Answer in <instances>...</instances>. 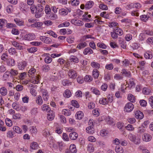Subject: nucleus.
<instances>
[{"label":"nucleus","mask_w":153,"mask_h":153,"mask_svg":"<svg viewBox=\"0 0 153 153\" xmlns=\"http://www.w3.org/2000/svg\"><path fill=\"white\" fill-rule=\"evenodd\" d=\"M68 75L70 78L73 79L75 78L77 76L76 71L72 69L69 70L68 72Z\"/></svg>","instance_id":"8"},{"label":"nucleus","mask_w":153,"mask_h":153,"mask_svg":"<svg viewBox=\"0 0 153 153\" xmlns=\"http://www.w3.org/2000/svg\"><path fill=\"white\" fill-rule=\"evenodd\" d=\"M51 9L49 6L46 5L45 7V13L47 14H50L51 12Z\"/></svg>","instance_id":"46"},{"label":"nucleus","mask_w":153,"mask_h":153,"mask_svg":"<svg viewBox=\"0 0 153 153\" xmlns=\"http://www.w3.org/2000/svg\"><path fill=\"white\" fill-rule=\"evenodd\" d=\"M42 24L40 23L39 22H36L32 25V27H36L37 28H39L41 26H42Z\"/></svg>","instance_id":"62"},{"label":"nucleus","mask_w":153,"mask_h":153,"mask_svg":"<svg viewBox=\"0 0 153 153\" xmlns=\"http://www.w3.org/2000/svg\"><path fill=\"white\" fill-rule=\"evenodd\" d=\"M114 78L116 80L122 79H123V76L121 74H116L114 76Z\"/></svg>","instance_id":"50"},{"label":"nucleus","mask_w":153,"mask_h":153,"mask_svg":"<svg viewBox=\"0 0 153 153\" xmlns=\"http://www.w3.org/2000/svg\"><path fill=\"white\" fill-rule=\"evenodd\" d=\"M7 21L4 19H0V29L2 28L3 26L7 23Z\"/></svg>","instance_id":"38"},{"label":"nucleus","mask_w":153,"mask_h":153,"mask_svg":"<svg viewBox=\"0 0 153 153\" xmlns=\"http://www.w3.org/2000/svg\"><path fill=\"white\" fill-rule=\"evenodd\" d=\"M54 117V114L52 111H50L47 114V118L48 120H52Z\"/></svg>","instance_id":"16"},{"label":"nucleus","mask_w":153,"mask_h":153,"mask_svg":"<svg viewBox=\"0 0 153 153\" xmlns=\"http://www.w3.org/2000/svg\"><path fill=\"white\" fill-rule=\"evenodd\" d=\"M63 95L65 97L69 98L71 95V93L70 90L67 89L65 91Z\"/></svg>","instance_id":"36"},{"label":"nucleus","mask_w":153,"mask_h":153,"mask_svg":"<svg viewBox=\"0 0 153 153\" xmlns=\"http://www.w3.org/2000/svg\"><path fill=\"white\" fill-rule=\"evenodd\" d=\"M36 71V70L35 69L33 68H31L29 70L28 73V75L30 76V75H32V74H33L35 73Z\"/></svg>","instance_id":"53"},{"label":"nucleus","mask_w":153,"mask_h":153,"mask_svg":"<svg viewBox=\"0 0 153 153\" xmlns=\"http://www.w3.org/2000/svg\"><path fill=\"white\" fill-rule=\"evenodd\" d=\"M116 152L117 153H123V150L122 147H120L119 146H116L115 148Z\"/></svg>","instance_id":"26"},{"label":"nucleus","mask_w":153,"mask_h":153,"mask_svg":"<svg viewBox=\"0 0 153 153\" xmlns=\"http://www.w3.org/2000/svg\"><path fill=\"white\" fill-rule=\"evenodd\" d=\"M121 75L125 77H130L131 76V74L130 72L125 69H123L121 72Z\"/></svg>","instance_id":"7"},{"label":"nucleus","mask_w":153,"mask_h":153,"mask_svg":"<svg viewBox=\"0 0 153 153\" xmlns=\"http://www.w3.org/2000/svg\"><path fill=\"white\" fill-rule=\"evenodd\" d=\"M93 53V50L89 47L85 49L83 51V53L85 55L90 54Z\"/></svg>","instance_id":"12"},{"label":"nucleus","mask_w":153,"mask_h":153,"mask_svg":"<svg viewBox=\"0 0 153 153\" xmlns=\"http://www.w3.org/2000/svg\"><path fill=\"white\" fill-rule=\"evenodd\" d=\"M99 102L101 104L105 105L108 104V102L107 101V98H101L99 100Z\"/></svg>","instance_id":"23"},{"label":"nucleus","mask_w":153,"mask_h":153,"mask_svg":"<svg viewBox=\"0 0 153 153\" xmlns=\"http://www.w3.org/2000/svg\"><path fill=\"white\" fill-rule=\"evenodd\" d=\"M36 10L42 12L44 10V7L41 4H38L37 6L36 7Z\"/></svg>","instance_id":"47"},{"label":"nucleus","mask_w":153,"mask_h":153,"mask_svg":"<svg viewBox=\"0 0 153 153\" xmlns=\"http://www.w3.org/2000/svg\"><path fill=\"white\" fill-rule=\"evenodd\" d=\"M51 68L49 67V65H44L42 67V69L43 71L45 72L48 71Z\"/></svg>","instance_id":"42"},{"label":"nucleus","mask_w":153,"mask_h":153,"mask_svg":"<svg viewBox=\"0 0 153 153\" xmlns=\"http://www.w3.org/2000/svg\"><path fill=\"white\" fill-rule=\"evenodd\" d=\"M37 50V48L35 47H32L29 49H28V52L31 53L35 52H36Z\"/></svg>","instance_id":"57"},{"label":"nucleus","mask_w":153,"mask_h":153,"mask_svg":"<svg viewBox=\"0 0 153 153\" xmlns=\"http://www.w3.org/2000/svg\"><path fill=\"white\" fill-rule=\"evenodd\" d=\"M83 116V114L81 111H78L76 114V118L79 120L81 119Z\"/></svg>","instance_id":"18"},{"label":"nucleus","mask_w":153,"mask_h":153,"mask_svg":"<svg viewBox=\"0 0 153 153\" xmlns=\"http://www.w3.org/2000/svg\"><path fill=\"white\" fill-rule=\"evenodd\" d=\"M129 137L130 140L131 141L134 142L136 144H137L139 143L138 141H136V138L135 136L133 135L132 134H130L129 135Z\"/></svg>","instance_id":"22"},{"label":"nucleus","mask_w":153,"mask_h":153,"mask_svg":"<svg viewBox=\"0 0 153 153\" xmlns=\"http://www.w3.org/2000/svg\"><path fill=\"white\" fill-rule=\"evenodd\" d=\"M51 71H52V73H53V76L55 78L54 79H56L58 78V77L59 76V72L57 71L56 72V69L55 68V69H53V70H52L51 69Z\"/></svg>","instance_id":"19"},{"label":"nucleus","mask_w":153,"mask_h":153,"mask_svg":"<svg viewBox=\"0 0 153 153\" xmlns=\"http://www.w3.org/2000/svg\"><path fill=\"white\" fill-rule=\"evenodd\" d=\"M36 103L39 105H40L42 104L43 101L40 95H38L36 97Z\"/></svg>","instance_id":"13"},{"label":"nucleus","mask_w":153,"mask_h":153,"mask_svg":"<svg viewBox=\"0 0 153 153\" xmlns=\"http://www.w3.org/2000/svg\"><path fill=\"white\" fill-rule=\"evenodd\" d=\"M70 60L71 62H73L76 63H78L79 62L78 59L74 56H71L70 58Z\"/></svg>","instance_id":"29"},{"label":"nucleus","mask_w":153,"mask_h":153,"mask_svg":"<svg viewBox=\"0 0 153 153\" xmlns=\"http://www.w3.org/2000/svg\"><path fill=\"white\" fill-rule=\"evenodd\" d=\"M87 44L85 42H83L79 43L77 46V48L79 49L83 48L86 47Z\"/></svg>","instance_id":"20"},{"label":"nucleus","mask_w":153,"mask_h":153,"mask_svg":"<svg viewBox=\"0 0 153 153\" xmlns=\"http://www.w3.org/2000/svg\"><path fill=\"white\" fill-rule=\"evenodd\" d=\"M5 122L6 125L8 126H11L12 125V121L9 118H7L6 119Z\"/></svg>","instance_id":"45"},{"label":"nucleus","mask_w":153,"mask_h":153,"mask_svg":"<svg viewBox=\"0 0 153 153\" xmlns=\"http://www.w3.org/2000/svg\"><path fill=\"white\" fill-rule=\"evenodd\" d=\"M145 131L144 127L143 126L139 127L137 128V133L139 135H141Z\"/></svg>","instance_id":"10"},{"label":"nucleus","mask_w":153,"mask_h":153,"mask_svg":"<svg viewBox=\"0 0 153 153\" xmlns=\"http://www.w3.org/2000/svg\"><path fill=\"white\" fill-rule=\"evenodd\" d=\"M69 149L72 152L76 153L77 152L75 146L74 144L71 145L70 146Z\"/></svg>","instance_id":"39"},{"label":"nucleus","mask_w":153,"mask_h":153,"mask_svg":"<svg viewBox=\"0 0 153 153\" xmlns=\"http://www.w3.org/2000/svg\"><path fill=\"white\" fill-rule=\"evenodd\" d=\"M88 126L86 128V132L89 134H93L94 132V130L93 128V122L89 120L88 122Z\"/></svg>","instance_id":"1"},{"label":"nucleus","mask_w":153,"mask_h":153,"mask_svg":"<svg viewBox=\"0 0 153 153\" xmlns=\"http://www.w3.org/2000/svg\"><path fill=\"white\" fill-rule=\"evenodd\" d=\"M114 30L118 35L121 36L123 33L122 30L119 27H116L114 29Z\"/></svg>","instance_id":"17"},{"label":"nucleus","mask_w":153,"mask_h":153,"mask_svg":"<svg viewBox=\"0 0 153 153\" xmlns=\"http://www.w3.org/2000/svg\"><path fill=\"white\" fill-rule=\"evenodd\" d=\"M13 129L15 132L17 133L21 134L22 133V130L18 126H15L13 127Z\"/></svg>","instance_id":"32"},{"label":"nucleus","mask_w":153,"mask_h":153,"mask_svg":"<svg viewBox=\"0 0 153 153\" xmlns=\"http://www.w3.org/2000/svg\"><path fill=\"white\" fill-rule=\"evenodd\" d=\"M35 13V16L36 18H39L41 16H42V12H40L39 11L36 10Z\"/></svg>","instance_id":"60"},{"label":"nucleus","mask_w":153,"mask_h":153,"mask_svg":"<svg viewBox=\"0 0 153 153\" xmlns=\"http://www.w3.org/2000/svg\"><path fill=\"white\" fill-rule=\"evenodd\" d=\"M135 117L139 119H142L144 117L143 113L140 111H136L134 112Z\"/></svg>","instance_id":"6"},{"label":"nucleus","mask_w":153,"mask_h":153,"mask_svg":"<svg viewBox=\"0 0 153 153\" xmlns=\"http://www.w3.org/2000/svg\"><path fill=\"white\" fill-rule=\"evenodd\" d=\"M151 136L149 134H144L143 136V140L145 141H148L150 140L151 139Z\"/></svg>","instance_id":"15"},{"label":"nucleus","mask_w":153,"mask_h":153,"mask_svg":"<svg viewBox=\"0 0 153 153\" xmlns=\"http://www.w3.org/2000/svg\"><path fill=\"white\" fill-rule=\"evenodd\" d=\"M95 107V104L93 102H91L88 104V107L89 109H92Z\"/></svg>","instance_id":"63"},{"label":"nucleus","mask_w":153,"mask_h":153,"mask_svg":"<svg viewBox=\"0 0 153 153\" xmlns=\"http://www.w3.org/2000/svg\"><path fill=\"white\" fill-rule=\"evenodd\" d=\"M40 39L41 41L46 44H50L52 42V40L50 38L45 36H41L40 37Z\"/></svg>","instance_id":"5"},{"label":"nucleus","mask_w":153,"mask_h":153,"mask_svg":"<svg viewBox=\"0 0 153 153\" xmlns=\"http://www.w3.org/2000/svg\"><path fill=\"white\" fill-rule=\"evenodd\" d=\"M10 75V72L7 71L5 72L4 74L3 78L4 80H7L9 78V76Z\"/></svg>","instance_id":"28"},{"label":"nucleus","mask_w":153,"mask_h":153,"mask_svg":"<svg viewBox=\"0 0 153 153\" xmlns=\"http://www.w3.org/2000/svg\"><path fill=\"white\" fill-rule=\"evenodd\" d=\"M0 93L3 96L6 95L7 93V90L6 88L4 87L1 88L0 89Z\"/></svg>","instance_id":"25"},{"label":"nucleus","mask_w":153,"mask_h":153,"mask_svg":"<svg viewBox=\"0 0 153 153\" xmlns=\"http://www.w3.org/2000/svg\"><path fill=\"white\" fill-rule=\"evenodd\" d=\"M7 64L9 66H13L14 65L15 61L13 59H7Z\"/></svg>","instance_id":"35"},{"label":"nucleus","mask_w":153,"mask_h":153,"mask_svg":"<svg viewBox=\"0 0 153 153\" xmlns=\"http://www.w3.org/2000/svg\"><path fill=\"white\" fill-rule=\"evenodd\" d=\"M71 4L73 6H77L79 4V2L78 0H71Z\"/></svg>","instance_id":"49"},{"label":"nucleus","mask_w":153,"mask_h":153,"mask_svg":"<svg viewBox=\"0 0 153 153\" xmlns=\"http://www.w3.org/2000/svg\"><path fill=\"white\" fill-rule=\"evenodd\" d=\"M88 150L90 152H92L94 151V148L91 144H89L88 146Z\"/></svg>","instance_id":"55"},{"label":"nucleus","mask_w":153,"mask_h":153,"mask_svg":"<svg viewBox=\"0 0 153 153\" xmlns=\"http://www.w3.org/2000/svg\"><path fill=\"white\" fill-rule=\"evenodd\" d=\"M150 92V91L147 88H144L143 90V94L146 95H149Z\"/></svg>","instance_id":"54"},{"label":"nucleus","mask_w":153,"mask_h":153,"mask_svg":"<svg viewBox=\"0 0 153 153\" xmlns=\"http://www.w3.org/2000/svg\"><path fill=\"white\" fill-rule=\"evenodd\" d=\"M38 146V143L36 142H33L30 144V148L33 149H37Z\"/></svg>","instance_id":"43"},{"label":"nucleus","mask_w":153,"mask_h":153,"mask_svg":"<svg viewBox=\"0 0 153 153\" xmlns=\"http://www.w3.org/2000/svg\"><path fill=\"white\" fill-rule=\"evenodd\" d=\"M16 89L18 91H21L23 89V86L21 85H18L16 86Z\"/></svg>","instance_id":"64"},{"label":"nucleus","mask_w":153,"mask_h":153,"mask_svg":"<svg viewBox=\"0 0 153 153\" xmlns=\"http://www.w3.org/2000/svg\"><path fill=\"white\" fill-rule=\"evenodd\" d=\"M99 7L100 9L104 10H106L108 9L107 6L103 4H100Z\"/></svg>","instance_id":"48"},{"label":"nucleus","mask_w":153,"mask_h":153,"mask_svg":"<svg viewBox=\"0 0 153 153\" xmlns=\"http://www.w3.org/2000/svg\"><path fill=\"white\" fill-rule=\"evenodd\" d=\"M91 65L93 68H99L100 67V65L99 63L94 62H91Z\"/></svg>","instance_id":"41"},{"label":"nucleus","mask_w":153,"mask_h":153,"mask_svg":"<svg viewBox=\"0 0 153 153\" xmlns=\"http://www.w3.org/2000/svg\"><path fill=\"white\" fill-rule=\"evenodd\" d=\"M93 4V2L92 1H90L87 2L85 6V7L86 8L89 9L92 7Z\"/></svg>","instance_id":"24"},{"label":"nucleus","mask_w":153,"mask_h":153,"mask_svg":"<svg viewBox=\"0 0 153 153\" xmlns=\"http://www.w3.org/2000/svg\"><path fill=\"white\" fill-rule=\"evenodd\" d=\"M41 92L42 93V96L43 100L45 101H47L49 97V95L47 90L45 89L41 90Z\"/></svg>","instance_id":"4"},{"label":"nucleus","mask_w":153,"mask_h":153,"mask_svg":"<svg viewBox=\"0 0 153 153\" xmlns=\"http://www.w3.org/2000/svg\"><path fill=\"white\" fill-rule=\"evenodd\" d=\"M93 80V78L90 76L86 75L84 77V80L85 82H90Z\"/></svg>","instance_id":"34"},{"label":"nucleus","mask_w":153,"mask_h":153,"mask_svg":"<svg viewBox=\"0 0 153 153\" xmlns=\"http://www.w3.org/2000/svg\"><path fill=\"white\" fill-rule=\"evenodd\" d=\"M91 90L94 94L96 95H100V91L94 87L92 88Z\"/></svg>","instance_id":"30"},{"label":"nucleus","mask_w":153,"mask_h":153,"mask_svg":"<svg viewBox=\"0 0 153 153\" xmlns=\"http://www.w3.org/2000/svg\"><path fill=\"white\" fill-rule=\"evenodd\" d=\"M78 134L76 132H73L70 133L69 134V137L72 140H75L78 137Z\"/></svg>","instance_id":"11"},{"label":"nucleus","mask_w":153,"mask_h":153,"mask_svg":"<svg viewBox=\"0 0 153 153\" xmlns=\"http://www.w3.org/2000/svg\"><path fill=\"white\" fill-rule=\"evenodd\" d=\"M20 10L23 13L27 12L29 10V7L27 5L23 2L20 4Z\"/></svg>","instance_id":"3"},{"label":"nucleus","mask_w":153,"mask_h":153,"mask_svg":"<svg viewBox=\"0 0 153 153\" xmlns=\"http://www.w3.org/2000/svg\"><path fill=\"white\" fill-rule=\"evenodd\" d=\"M50 19L51 20H55L57 19V17L55 13H52L49 16Z\"/></svg>","instance_id":"58"},{"label":"nucleus","mask_w":153,"mask_h":153,"mask_svg":"<svg viewBox=\"0 0 153 153\" xmlns=\"http://www.w3.org/2000/svg\"><path fill=\"white\" fill-rule=\"evenodd\" d=\"M12 44L14 46L16 47L18 49L21 50L22 49V46L20 45L16 41L13 42H12Z\"/></svg>","instance_id":"27"},{"label":"nucleus","mask_w":153,"mask_h":153,"mask_svg":"<svg viewBox=\"0 0 153 153\" xmlns=\"http://www.w3.org/2000/svg\"><path fill=\"white\" fill-rule=\"evenodd\" d=\"M14 21L16 23V24L19 26H23L24 25V22L22 20H21L19 19H14Z\"/></svg>","instance_id":"21"},{"label":"nucleus","mask_w":153,"mask_h":153,"mask_svg":"<svg viewBox=\"0 0 153 153\" xmlns=\"http://www.w3.org/2000/svg\"><path fill=\"white\" fill-rule=\"evenodd\" d=\"M52 61V59L49 56H47L45 59V62L47 63H50Z\"/></svg>","instance_id":"59"},{"label":"nucleus","mask_w":153,"mask_h":153,"mask_svg":"<svg viewBox=\"0 0 153 153\" xmlns=\"http://www.w3.org/2000/svg\"><path fill=\"white\" fill-rule=\"evenodd\" d=\"M128 100L131 102H135V98L134 96L132 94H130L128 97Z\"/></svg>","instance_id":"40"},{"label":"nucleus","mask_w":153,"mask_h":153,"mask_svg":"<svg viewBox=\"0 0 153 153\" xmlns=\"http://www.w3.org/2000/svg\"><path fill=\"white\" fill-rule=\"evenodd\" d=\"M26 63L25 61L20 62L18 64V67L20 70H23L26 66Z\"/></svg>","instance_id":"14"},{"label":"nucleus","mask_w":153,"mask_h":153,"mask_svg":"<svg viewBox=\"0 0 153 153\" xmlns=\"http://www.w3.org/2000/svg\"><path fill=\"white\" fill-rule=\"evenodd\" d=\"M92 74L93 77L94 78H97L99 75V71L97 69H96L95 70H93L92 72Z\"/></svg>","instance_id":"37"},{"label":"nucleus","mask_w":153,"mask_h":153,"mask_svg":"<svg viewBox=\"0 0 153 153\" xmlns=\"http://www.w3.org/2000/svg\"><path fill=\"white\" fill-rule=\"evenodd\" d=\"M134 108V106L131 102H128L126 105L124 110L126 112H130L132 111Z\"/></svg>","instance_id":"2"},{"label":"nucleus","mask_w":153,"mask_h":153,"mask_svg":"<svg viewBox=\"0 0 153 153\" xmlns=\"http://www.w3.org/2000/svg\"><path fill=\"white\" fill-rule=\"evenodd\" d=\"M131 6H133L134 7V8H135L138 9L140 8L141 7L140 4L139 3H136L134 4H132Z\"/></svg>","instance_id":"51"},{"label":"nucleus","mask_w":153,"mask_h":153,"mask_svg":"<svg viewBox=\"0 0 153 153\" xmlns=\"http://www.w3.org/2000/svg\"><path fill=\"white\" fill-rule=\"evenodd\" d=\"M126 128L127 130L129 131H133L134 129V127L131 124H128Z\"/></svg>","instance_id":"56"},{"label":"nucleus","mask_w":153,"mask_h":153,"mask_svg":"<svg viewBox=\"0 0 153 153\" xmlns=\"http://www.w3.org/2000/svg\"><path fill=\"white\" fill-rule=\"evenodd\" d=\"M144 56L146 59H151L152 57V54L149 52L145 53L144 54Z\"/></svg>","instance_id":"31"},{"label":"nucleus","mask_w":153,"mask_h":153,"mask_svg":"<svg viewBox=\"0 0 153 153\" xmlns=\"http://www.w3.org/2000/svg\"><path fill=\"white\" fill-rule=\"evenodd\" d=\"M72 105L76 108H78L79 107V105L77 102L75 100H72L71 101Z\"/></svg>","instance_id":"52"},{"label":"nucleus","mask_w":153,"mask_h":153,"mask_svg":"<svg viewBox=\"0 0 153 153\" xmlns=\"http://www.w3.org/2000/svg\"><path fill=\"white\" fill-rule=\"evenodd\" d=\"M59 12L61 15H66L68 13L67 10L64 9H60L59 11Z\"/></svg>","instance_id":"44"},{"label":"nucleus","mask_w":153,"mask_h":153,"mask_svg":"<svg viewBox=\"0 0 153 153\" xmlns=\"http://www.w3.org/2000/svg\"><path fill=\"white\" fill-rule=\"evenodd\" d=\"M43 111L49 112L50 111V108H49L48 105L46 104L42 105L41 107Z\"/></svg>","instance_id":"33"},{"label":"nucleus","mask_w":153,"mask_h":153,"mask_svg":"<svg viewBox=\"0 0 153 153\" xmlns=\"http://www.w3.org/2000/svg\"><path fill=\"white\" fill-rule=\"evenodd\" d=\"M140 18L141 20L144 22H146L148 18L147 15H143L140 16Z\"/></svg>","instance_id":"61"},{"label":"nucleus","mask_w":153,"mask_h":153,"mask_svg":"<svg viewBox=\"0 0 153 153\" xmlns=\"http://www.w3.org/2000/svg\"><path fill=\"white\" fill-rule=\"evenodd\" d=\"M35 38V35L33 33H29L26 34L24 37L25 40H30L34 39Z\"/></svg>","instance_id":"9"}]
</instances>
